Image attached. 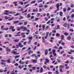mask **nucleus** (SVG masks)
<instances>
[{
  "instance_id": "obj_12",
  "label": "nucleus",
  "mask_w": 74,
  "mask_h": 74,
  "mask_svg": "<svg viewBox=\"0 0 74 74\" xmlns=\"http://www.w3.org/2000/svg\"><path fill=\"white\" fill-rule=\"evenodd\" d=\"M32 62H33V63H37V60H33Z\"/></svg>"
},
{
  "instance_id": "obj_11",
  "label": "nucleus",
  "mask_w": 74,
  "mask_h": 74,
  "mask_svg": "<svg viewBox=\"0 0 74 74\" xmlns=\"http://www.w3.org/2000/svg\"><path fill=\"white\" fill-rule=\"evenodd\" d=\"M43 71H44L43 68L41 67L40 70V71L39 72V73H43Z\"/></svg>"
},
{
  "instance_id": "obj_24",
  "label": "nucleus",
  "mask_w": 74,
  "mask_h": 74,
  "mask_svg": "<svg viewBox=\"0 0 74 74\" xmlns=\"http://www.w3.org/2000/svg\"><path fill=\"white\" fill-rule=\"evenodd\" d=\"M57 29H59L60 30V29H61L60 28V26H59V25H57Z\"/></svg>"
},
{
  "instance_id": "obj_8",
  "label": "nucleus",
  "mask_w": 74,
  "mask_h": 74,
  "mask_svg": "<svg viewBox=\"0 0 74 74\" xmlns=\"http://www.w3.org/2000/svg\"><path fill=\"white\" fill-rule=\"evenodd\" d=\"M11 60H12V58H8L7 62L8 63H11Z\"/></svg>"
},
{
  "instance_id": "obj_5",
  "label": "nucleus",
  "mask_w": 74,
  "mask_h": 74,
  "mask_svg": "<svg viewBox=\"0 0 74 74\" xmlns=\"http://www.w3.org/2000/svg\"><path fill=\"white\" fill-rule=\"evenodd\" d=\"M42 42H43V43H45V38H44V37H42Z\"/></svg>"
},
{
  "instance_id": "obj_37",
  "label": "nucleus",
  "mask_w": 74,
  "mask_h": 74,
  "mask_svg": "<svg viewBox=\"0 0 74 74\" xmlns=\"http://www.w3.org/2000/svg\"><path fill=\"white\" fill-rule=\"evenodd\" d=\"M60 15L61 16H62V15H63V13L62 12H60Z\"/></svg>"
},
{
  "instance_id": "obj_63",
  "label": "nucleus",
  "mask_w": 74,
  "mask_h": 74,
  "mask_svg": "<svg viewBox=\"0 0 74 74\" xmlns=\"http://www.w3.org/2000/svg\"><path fill=\"white\" fill-rule=\"evenodd\" d=\"M18 68H19V69H22V66L21 65H19L18 66Z\"/></svg>"
},
{
  "instance_id": "obj_57",
  "label": "nucleus",
  "mask_w": 74,
  "mask_h": 74,
  "mask_svg": "<svg viewBox=\"0 0 74 74\" xmlns=\"http://www.w3.org/2000/svg\"><path fill=\"white\" fill-rule=\"evenodd\" d=\"M57 22H60V18H59L58 19H57L56 20Z\"/></svg>"
},
{
  "instance_id": "obj_46",
  "label": "nucleus",
  "mask_w": 74,
  "mask_h": 74,
  "mask_svg": "<svg viewBox=\"0 0 74 74\" xmlns=\"http://www.w3.org/2000/svg\"><path fill=\"white\" fill-rule=\"evenodd\" d=\"M52 52H53V53H55V52H56V51L55 50V49H53L52 50Z\"/></svg>"
},
{
  "instance_id": "obj_41",
  "label": "nucleus",
  "mask_w": 74,
  "mask_h": 74,
  "mask_svg": "<svg viewBox=\"0 0 74 74\" xmlns=\"http://www.w3.org/2000/svg\"><path fill=\"white\" fill-rule=\"evenodd\" d=\"M29 5V4H27V5H25V7H24L25 8H26Z\"/></svg>"
},
{
  "instance_id": "obj_2",
  "label": "nucleus",
  "mask_w": 74,
  "mask_h": 74,
  "mask_svg": "<svg viewBox=\"0 0 74 74\" xmlns=\"http://www.w3.org/2000/svg\"><path fill=\"white\" fill-rule=\"evenodd\" d=\"M20 29H23L24 31H26L27 30V28L25 27L22 26L20 27Z\"/></svg>"
},
{
  "instance_id": "obj_14",
  "label": "nucleus",
  "mask_w": 74,
  "mask_h": 74,
  "mask_svg": "<svg viewBox=\"0 0 74 74\" xmlns=\"http://www.w3.org/2000/svg\"><path fill=\"white\" fill-rule=\"evenodd\" d=\"M13 54H14V55H19V53H17V52L14 51L13 52Z\"/></svg>"
},
{
  "instance_id": "obj_25",
  "label": "nucleus",
  "mask_w": 74,
  "mask_h": 74,
  "mask_svg": "<svg viewBox=\"0 0 74 74\" xmlns=\"http://www.w3.org/2000/svg\"><path fill=\"white\" fill-rule=\"evenodd\" d=\"M60 9H57L56 10H55L54 12V13H56L58 11H59Z\"/></svg>"
},
{
  "instance_id": "obj_17",
  "label": "nucleus",
  "mask_w": 74,
  "mask_h": 74,
  "mask_svg": "<svg viewBox=\"0 0 74 74\" xmlns=\"http://www.w3.org/2000/svg\"><path fill=\"white\" fill-rule=\"evenodd\" d=\"M63 26H64V27H67V23H64V24H63Z\"/></svg>"
},
{
  "instance_id": "obj_52",
  "label": "nucleus",
  "mask_w": 74,
  "mask_h": 74,
  "mask_svg": "<svg viewBox=\"0 0 74 74\" xmlns=\"http://www.w3.org/2000/svg\"><path fill=\"white\" fill-rule=\"evenodd\" d=\"M42 28H43V29H45V26L44 25H42Z\"/></svg>"
},
{
  "instance_id": "obj_20",
  "label": "nucleus",
  "mask_w": 74,
  "mask_h": 74,
  "mask_svg": "<svg viewBox=\"0 0 74 74\" xmlns=\"http://www.w3.org/2000/svg\"><path fill=\"white\" fill-rule=\"evenodd\" d=\"M67 39L68 40H71V36H69L67 37Z\"/></svg>"
},
{
  "instance_id": "obj_15",
  "label": "nucleus",
  "mask_w": 74,
  "mask_h": 74,
  "mask_svg": "<svg viewBox=\"0 0 74 74\" xmlns=\"http://www.w3.org/2000/svg\"><path fill=\"white\" fill-rule=\"evenodd\" d=\"M31 16V15H30V14H28L27 16V19L28 18H30V17Z\"/></svg>"
},
{
  "instance_id": "obj_21",
  "label": "nucleus",
  "mask_w": 74,
  "mask_h": 74,
  "mask_svg": "<svg viewBox=\"0 0 74 74\" xmlns=\"http://www.w3.org/2000/svg\"><path fill=\"white\" fill-rule=\"evenodd\" d=\"M27 11V10H25V11H23L21 12L23 14H24V13H25V12H26Z\"/></svg>"
},
{
  "instance_id": "obj_30",
  "label": "nucleus",
  "mask_w": 74,
  "mask_h": 74,
  "mask_svg": "<svg viewBox=\"0 0 74 74\" xmlns=\"http://www.w3.org/2000/svg\"><path fill=\"white\" fill-rule=\"evenodd\" d=\"M57 61L58 62L60 63V59L58 58L57 59Z\"/></svg>"
},
{
  "instance_id": "obj_56",
  "label": "nucleus",
  "mask_w": 74,
  "mask_h": 74,
  "mask_svg": "<svg viewBox=\"0 0 74 74\" xmlns=\"http://www.w3.org/2000/svg\"><path fill=\"white\" fill-rule=\"evenodd\" d=\"M55 72L56 74H59V72L58 70L56 71Z\"/></svg>"
},
{
  "instance_id": "obj_64",
  "label": "nucleus",
  "mask_w": 74,
  "mask_h": 74,
  "mask_svg": "<svg viewBox=\"0 0 74 74\" xmlns=\"http://www.w3.org/2000/svg\"><path fill=\"white\" fill-rule=\"evenodd\" d=\"M48 73L49 74H52V72L49 71L48 72Z\"/></svg>"
},
{
  "instance_id": "obj_34",
  "label": "nucleus",
  "mask_w": 74,
  "mask_h": 74,
  "mask_svg": "<svg viewBox=\"0 0 74 74\" xmlns=\"http://www.w3.org/2000/svg\"><path fill=\"white\" fill-rule=\"evenodd\" d=\"M28 39L30 40H32V39H33V37L32 36L29 37L28 38Z\"/></svg>"
},
{
  "instance_id": "obj_18",
  "label": "nucleus",
  "mask_w": 74,
  "mask_h": 74,
  "mask_svg": "<svg viewBox=\"0 0 74 74\" xmlns=\"http://www.w3.org/2000/svg\"><path fill=\"white\" fill-rule=\"evenodd\" d=\"M14 28V26H10L9 27V29L10 30H12Z\"/></svg>"
},
{
  "instance_id": "obj_58",
  "label": "nucleus",
  "mask_w": 74,
  "mask_h": 74,
  "mask_svg": "<svg viewBox=\"0 0 74 74\" xmlns=\"http://www.w3.org/2000/svg\"><path fill=\"white\" fill-rule=\"evenodd\" d=\"M70 10H71V8L70 7H68L67 11H70Z\"/></svg>"
},
{
  "instance_id": "obj_10",
  "label": "nucleus",
  "mask_w": 74,
  "mask_h": 74,
  "mask_svg": "<svg viewBox=\"0 0 74 74\" xmlns=\"http://www.w3.org/2000/svg\"><path fill=\"white\" fill-rule=\"evenodd\" d=\"M13 41H14V42H18L19 41V39H17L13 40Z\"/></svg>"
},
{
  "instance_id": "obj_48",
  "label": "nucleus",
  "mask_w": 74,
  "mask_h": 74,
  "mask_svg": "<svg viewBox=\"0 0 74 74\" xmlns=\"http://www.w3.org/2000/svg\"><path fill=\"white\" fill-rule=\"evenodd\" d=\"M69 32H74V30L72 29H69Z\"/></svg>"
},
{
  "instance_id": "obj_53",
  "label": "nucleus",
  "mask_w": 74,
  "mask_h": 74,
  "mask_svg": "<svg viewBox=\"0 0 74 74\" xmlns=\"http://www.w3.org/2000/svg\"><path fill=\"white\" fill-rule=\"evenodd\" d=\"M31 40H29V41L27 42L28 44H30V43H31Z\"/></svg>"
},
{
  "instance_id": "obj_43",
  "label": "nucleus",
  "mask_w": 74,
  "mask_h": 74,
  "mask_svg": "<svg viewBox=\"0 0 74 74\" xmlns=\"http://www.w3.org/2000/svg\"><path fill=\"white\" fill-rule=\"evenodd\" d=\"M36 3V1H33L31 2V4H34Z\"/></svg>"
},
{
  "instance_id": "obj_16",
  "label": "nucleus",
  "mask_w": 74,
  "mask_h": 74,
  "mask_svg": "<svg viewBox=\"0 0 74 74\" xmlns=\"http://www.w3.org/2000/svg\"><path fill=\"white\" fill-rule=\"evenodd\" d=\"M19 63H20V64H23L25 63H24V62H22V60H21L19 62Z\"/></svg>"
},
{
  "instance_id": "obj_31",
  "label": "nucleus",
  "mask_w": 74,
  "mask_h": 74,
  "mask_svg": "<svg viewBox=\"0 0 74 74\" xmlns=\"http://www.w3.org/2000/svg\"><path fill=\"white\" fill-rule=\"evenodd\" d=\"M18 22H19V21H14V24H16L17 23H18Z\"/></svg>"
},
{
  "instance_id": "obj_32",
  "label": "nucleus",
  "mask_w": 74,
  "mask_h": 74,
  "mask_svg": "<svg viewBox=\"0 0 74 74\" xmlns=\"http://www.w3.org/2000/svg\"><path fill=\"white\" fill-rule=\"evenodd\" d=\"M46 61L47 62V63H49V59H45Z\"/></svg>"
},
{
  "instance_id": "obj_36",
  "label": "nucleus",
  "mask_w": 74,
  "mask_h": 74,
  "mask_svg": "<svg viewBox=\"0 0 74 74\" xmlns=\"http://www.w3.org/2000/svg\"><path fill=\"white\" fill-rule=\"evenodd\" d=\"M1 64H2V65H3L4 66L5 65V62H1Z\"/></svg>"
},
{
  "instance_id": "obj_28",
  "label": "nucleus",
  "mask_w": 74,
  "mask_h": 74,
  "mask_svg": "<svg viewBox=\"0 0 74 74\" xmlns=\"http://www.w3.org/2000/svg\"><path fill=\"white\" fill-rule=\"evenodd\" d=\"M21 15V14L19 13H17L16 14H14V16H18V15Z\"/></svg>"
},
{
  "instance_id": "obj_61",
  "label": "nucleus",
  "mask_w": 74,
  "mask_h": 74,
  "mask_svg": "<svg viewBox=\"0 0 74 74\" xmlns=\"http://www.w3.org/2000/svg\"><path fill=\"white\" fill-rule=\"evenodd\" d=\"M5 19H8V16H5Z\"/></svg>"
},
{
  "instance_id": "obj_3",
  "label": "nucleus",
  "mask_w": 74,
  "mask_h": 74,
  "mask_svg": "<svg viewBox=\"0 0 74 74\" xmlns=\"http://www.w3.org/2000/svg\"><path fill=\"white\" fill-rule=\"evenodd\" d=\"M5 12L4 13V14H5L6 15H9V11H7V10H5Z\"/></svg>"
},
{
  "instance_id": "obj_54",
  "label": "nucleus",
  "mask_w": 74,
  "mask_h": 74,
  "mask_svg": "<svg viewBox=\"0 0 74 74\" xmlns=\"http://www.w3.org/2000/svg\"><path fill=\"white\" fill-rule=\"evenodd\" d=\"M15 37H18V36H21L20 34H17L15 35Z\"/></svg>"
},
{
  "instance_id": "obj_27",
  "label": "nucleus",
  "mask_w": 74,
  "mask_h": 74,
  "mask_svg": "<svg viewBox=\"0 0 74 74\" xmlns=\"http://www.w3.org/2000/svg\"><path fill=\"white\" fill-rule=\"evenodd\" d=\"M56 37H60V35L59 34L57 33L56 34Z\"/></svg>"
},
{
  "instance_id": "obj_38",
  "label": "nucleus",
  "mask_w": 74,
  "mask_h": 74,
  "mask_svg": "<svg viewBox=\"0 0 74 74\" xmlns=\"http://www.w3.org/2000/svg\"><path fill=\"white\" fill-rule=\"evenodd\" d=\"M66 10H67V9H66V8H64L63 9V11L64 12H66Z\"/></svg>"
},
{
  "instance_id": "obj_29",
  "label": "nucleus",
  "mask_w": 74,
  "mask_h": 74,
  "mask_svg": "<svg viewBox=\"0 0 74 74\" xmlns=\"http://www.w3.org/2000/svg\"><path fill=\"white\" fill-rule=\"evenodd\" d=\"M64 38V36L63 35H62L61 36V40H63V39Z\"/></svg>"
},
{
  "instance_id": "obj_44",
  "label": "nucleus",
  "mask_w": 74,
  "mask_h": 74,
  "mask_svg": "<svg viewBox=\"0 0 74 74\" xmlns=\"http://www.w3.org/2000/svg\"><path fill=\"white\" fill-rule=\"evenodd\" d=\"M14 66H19V64H18V63H16L14 64Z\"/></svg>"
},
{
  "instance_id": "obj_1",
  "label": "nucleus",
  "mask_w": 74,
  "mask_h": 74,
  "mask_svg": "<svg viewBox=\"0 0 74 74\" xmlns=\"http://www.w3.org/2000/svg\"><path fill=\"white\" fill-rule=\"evenodd\" d=\"M16 48H19V47L20 48H22L23 47V45H22V43L20 42H19L18 45H16Z\"/></svg>"
},
{
  "instance_id": "obj_19",
  "label": "nucleus",
  "mask_w": 74,
  "mask_h": 74,
  "mask_svg": "<svg viewBox=\"0 0 74 74\" xmlns=\"http://www.w3.org/2000/svg\"><path fill=\"white\" fill-rule=\"evenodd\" d=\"M13 19H14V17H12L11 18H9L8 19L9 21H12V20H13Z\"/></svg>"
},
{
  "instance_id": "obj_9",
  "label": "nucleus",
  "mask_w": 74,
  "mask_h": 74,
  "mask_svg": "<svg viewBox=\"0 0 74 74\" xmlns=\"http://www.w3.org/2000/svg\"><path fill=\"white\" fill-rule=\"evenodd\" d=\"M56 7H57V9L60 10L59 9V3H58L56 5Z\"/></svg>"
},
{
  "instance_id": "obj_13",
  "label": "nucleus",
  "mask_w": 74,
  "mask_h": 74,
  "mask_svg": "<svg viewBox=\"0 0 74 74\" xmlns=\"http://www.w3.org/2000/svg\"><path fill=\"white\" fill-rule=\"evenodd\" d=\"M45 55H47L48 54V49H46L45 51Z\"/></svg>"
},
{
  "instance_id": "obj_60",
  "label": "nucleus",
  "mask_w": 74,
  "mask_h": 74,
  "mask_svg": "<svg viewBox=\"0 0 74 74\" xmlns=\"http://www.w3.org/2000/svg\"><path fill=\"white\" fill-rule=\"evenodd\" d=\"M52 32L53 33H56V31L55 30H53L52 31Z\"/></svg>"
},
{
  "instance_id": "obj_59",
  "label": "nucleus",
  "mask_w": 74,
  "mask_h": 74,
  "mask_svg": "<svg viewBox=\"0 0 74 74\" xmlns=\"http://www.w3.org/2000/svg\"><path fill=\"white\" fill-rule=\"evenodd\" d=\"M38 19H39V18L37 17V18H36L35 19V21H37V20H38Z\"/></svg>"
},
{
  "instance_id": "obj_26",
  "label": "nucleus",
  "mask_w": 74,
  "mask_h": 74,
  "mask_svg": "<svg viewBox=\"0 0 74 74\" xmlns=\"http://www.w3.org/2000/svg\"><path fill=\"white\" fill-rule=\"evenodd\" d=\"M71 7L72 8H73V7H74V5H73V3H71V5H70Z\"/></svg>"
},
{
  "instance_id": "obj_45",
  "label": "nucleus",
  "mask_w": 74,
  "mask_h": 74,
  "mask_svg": "<svg viewBox=\"0 0 74 74\" xmlns=\"http://www.w3.org/2000/svg\"><path fill=\"white\" fill-rule=\"evenodd\" d=\"M28 66L29 68H31L32 67V65L29 64L28 65Z\"/></svg>"
},
{
  "instance_id": "obj_62",
  "label": "nucleus",
  "mask_w": 74,
  "mask_h": 74,
  "mask_svg": "<svg viewBox=\"0 0 74 74\" xmlns=\"http://www.w3.org/2000/svg\"><path fill=\"white\" fill-rule=\"evenodd\" d=\"M50 22H51V21L50 20H49V21H48L47 23V24H49V23H50Z\"/></svg>"
},
{
  "instance_id": "obj_22",
  "label": "nucleus",
  "mask_w": 74,
  "mask_h": 74,
  "mask_svg": "<svg viewBox=\"0 0 74 74\" xmlns=\"http://www.w3.org/2000/svg\"><path fill=\"white\" fill-rule=\"evenodd\" d=\"M64 35L65 36H69V34L68 33H67L66 32H65L64 33Z\"/></svg>"
},
{
  "instance_id": "obj_6",
  "label": "nucleus",
  "mask_w": 74,
  "mask_h": 74,
  "mask_svg": "<svg viewBox=\"0 0 74 74\" xmlns=\"http://www.w3.org/2000/svg\"><path fill=\"white\" fill-rule=\"evenodd\" d=\"M38 7L39 8H41V7H44V5H42V3H40L39 4Z\"/></svg>"
},
{
  "instance_id": "obj_40",
  "label": "nucleus",
  "mask_w": 74,
  "mask_h": 74,
  "mask_svg": "<svg viewBox=\"0 0 74 74\" xmlns=\"http://www.w3.org/2000/svg\"><path fill=\"white\" fill-rule=\"evenodd\" d=\"M50 3H53V4H54V3H55V2L52 1V0H51L50 1Z\"/></svg>"
},
{
  "instance_id": "obj_50",
  "label": "nucleus",
  "mask_w": 74,
  "mask_h": 74,
  "mask_svg": "<svg viewBox=\"0 0 74 74\" xmlns=\"http://www.w3.org/2000/svg\"><path fill=\"white\" fill-rule=\"evenodd\" d=\"M66 17H67V20H68V19H70V16H66Z\"/></svg>"
},
{
  "instance_id": "obj_39",
  "label": "nucleus",
  "mask_w": 74,
  "mask_h": 74,
  "mask_svg": "<svg viewBox=\"0 0 74 74\" xmlns=\"http://www.w3.org/2000/svg\"><path fill=\"white\" fill-rule=\"evenodd\" d=\"M44 20H45L46 21H47L48 20V18L46 17H45L44 18Z\"/></svg>"
},
{
  "instance_id": "obj_33",
  "label": "nucleus",
  "mask_w": 74,
  "mask_h": 74,
  "mask_svg": "<svg viewBox=\"0 0 74 74\" xmlns=\"http://www.w3.org/2000/svg\"><path fill=\"white\" fill-rule=\"evenodd\" d=\"M64 65L63 66L62 65H60V69H62V68H63V67H64Z\"/></svg>"
},
{
  "instance_id": "obj_51",
  "label": "nucleus",
  "mask_w": 74,
  "mask_h": 74,
  "mask_svg": "<svg viewBox=\"0 0 74 74\" xmlns=\"http://www.w3.org/2000/svg\"><path fill=\"white\" fill-rule=\"evenodd\" d=\"M74 14H72V15L71 16V18H74Z\"/></svg>"
},
{
  "instance_id": "obj_42",
  "label": "nucleus",
  "mask_w": 74,
  "mask_h": 74,
  "mask_svg": "<svg viewBox=\"0 0 74 74\" xmlns=\"http://www.w3.org/2000/svg\"><path fill=\"white\" fill-rule=\"evenodd\" d=\"M43 1V0H40L39 1H38V3H41Z\"/></svg>"
},
{
  "instance_id": "obj_23",
  "label": "nucleus",
  "mask_w": 74,
  "mask_h": 74,
  "mask_svg": "<svg viewBox=\"0 0 74 74\" xmlns=\"http://www.w3.org/2000/svg\"><path fill=\"white\" fill-rule=\"evenodd\" d=\"M32 11L33 12H38V9H37V8H36V10L35 9L33 10H32Z\"/></svg>"
},
{
  "instance_id": "obj_35",
  "label": "nucleus",
  "mask_w": 74,
  "mask_h": 74,
  "mask_svg": "<svg viewBox=\"0 0 74 74\" xmlns=\"http://www.w3.org/2000/svg\"><path fill=\"white\" fill-rule=\"evenodd\" d=\"M9 28H3V29H2L4 30H8Z\"/></svg>"
},
{
  "instance_id": "obj_49",
  "label": "nucleus",
  "mask_w": 74,
  "mask_h": 74,
  "mask_svg": "<svg viewBox=\"0 0 74 74\" xmlns=\"http://www.w3.org/2000/svg\"><path fill=\"white\" fill-rule=\"evenodd\" d=\"M20 56H15V59H16V58H19Z\"/></svg>"
},
{
  "instance_id": "obj_47",
  "label": "nucleus",
  "mask_w": 74,
  "mask_h": 74,
  "mask_svg": "<svg viewBox=\"0 0 74 74\" xmlns=\"http://www.w3.org/2000/svg\"><path fill=\"white\" fill-rule=\"evenodd\" d=\"M19 4H21V5H23V2L21 1V2H19Z\"/></svg>"
},
{
  "instance_id": "obj_7",
  "label": "nucleus",
  "mask_w": 74,
  "mask_h": 74,
  "mask_svg": "<svg viewBox=\"0 0 74 74\" xmlns=\"http://www.w3.org/2000/svg\"><path fill=\"white\" fill-rule=\"evenodd\" d=\"M13 4H15L14 6H17V5H18V2L17 1L16 2H15L14 1L13 3Z\"/></svg>"
},
{
  "instance_id": "obj_4",
  "label": "nucleus",
  "mask_w": 74,
  "mask_h": 74,
  "mask_svg": "<svg viewBox=\"0 0 74 74\" xmlns=\"http://www.w3.org/2000/svg\"><path fill=\"white\" fill-rule=\"evenodd\" d=\"M6 51H7L8 52H10L11 51V49H9V48L7 47L6 48Z\"/></svg>"
},
{
  "instance_id": "obj_55",
  "label": "nucleus",
  "mask_w": 74,
  "mask_h": 74,
  "mask_svg": "<svg viewBox=\"0 0 74 74\" xmlns=\"http://www.w3.org/2000/svg\"><path fill=\"white\" fill-rule=\"evenodd\" d=\"M31 52H32V51L30 50L29 51H28V55H30V53H31Z\"/></svg>"
}]
</instances>
